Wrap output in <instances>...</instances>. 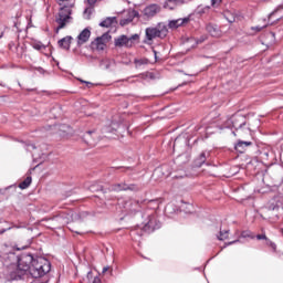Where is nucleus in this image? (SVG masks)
Segmentation results:
<instances>
[{
    "label": "nucleus",
    "instance_id": "nucleus-1",
    "mask_svg": "<svg viewBox=\"0 0 283 283\" xmlns=\"http://www.w3.org/2000/svg\"><path fill=\"white\" fill-rule=\"evenodd\" d=\"M50 261L44 258H34L30 253H22L17 256V270L10 273V280H28V276L39 280L45 277L51 271Z\"/></svg>",
    "mask_w": 283,
    "mask_h": 283
},
{
    "label": "nucleus",
    "instance_id": "nucleus-2",
    "mask_svg": "<svg viewBox=\"0 0 283 283\" xmlns=\"http://www.w3.org/2000/svg\"><path fill=\"white\" fill-rule=\"evenodd\" d=\"M167 33V24L163 22L158 23L156 27H148L145 30L146 38L144 43H146V45H151V43H154V39H165Z\"/></svg>",
    "mask_w": 283,
    "mask_h": 283
},
{
    "label": "nucleus",
    "instance_id": "nucleus-3",
    "mask_svg": "<svg viewBox=\"0 0 283 283\" xmlns=\"http://www.w3.org/2000/svg\"><path fill=\"white\" fill-rule=\"evenodd\" d=\"M143 230L146 233H154L156 229H160V223L158 219H156V212H151L150 214H147V219L143 222Z\"/></svg>",
    "mask_w": 283,
    "mask_h": 283
},
{
    "label": "nucleus",
    "instance_id": "nucleus-4",
    "mask_svg": "<svg viewBox=\"0 0 283 283\" xmlns=\"http://www.w3.org/2000/svg\"><path fill=\"white\" fill-rule=\"evenodd\" d=\"M140 35L133 34L132 36L120 35L119 38L115 39L116 48H132L134 43L138 42Z\"/></svg>",
    "mask_w": 283,
    "mask_h": 283
},
{
    "label": "nucleus",
    "instance_id": "nucleus-5",
    "mask_svg": "<svg viewBox=\"0 0 283 283\" xmlns=\"http://www.w3.org/2000/svg\"><path fill=\"white\" fill-rule=\"evenodd\" d=\"M78 213H74L72 211L62 212L59 216L53 218L54 222H57L60 227H65V224H70V222L74 220H78Z\"/></svg>",
    "mask_w": 283,
    "mask_h": 283
},
{
    "label": "nucleus",
    "instance_id": "nucleus-6",
    "mask_svg": "<svg viewBox=\"0 0 283 283\" xmlns=\"http://www.w3.org/2000/svg\"><path fill=\"white\" fill-rule=\"evenodd\" d=\"M112 40V35L109 33H104L102 36L95 39L92 45H95L96 50L103 51L107 48V42Z\"/></svg>",
    "mask_w": 283,
    "mask_h": 283
},
{
    "label": "nucleus",
    "instance_id": "nucleus-7",
    "mask_svg": "<svg viewBox=\"0 0 283 283\" xmlns=\"http://www.w3.org/2000/svg\"><path fill=\"white\" fill-rule=\"evenodd\" d=\"M228 127H234V129H241V127H244L247 125V122L244 118L240 115L232 116L228 122Z\"/></svg>",
    "mask_w": 283,
    "mask_h": 283
},
{
    "label": "nucleus",
    "instance_id": "nucleus-8",
    "mask_svg": "<svg viewBox=\"0 0 283 283\" xmlns=\"http://www.w3.org/2000/svg\"><path fill=\"white\" fill-rule=\"evenodd\" d=\"M111 191H138V187L134 184H115L111 187Z\"/></svg>",
    "mask_w": 283,
    "mask_h": 283
},
{
    "label": "nucleus",
    "instance_id": "nucleus-9",
    "mask_svg": "<svg viewBox=\"0 0 283 283\" xmlns=\"http://www.w3.org/2000/svg\"><path fill=\"white\" fill-rule=\"evenodd\" d=\"M144 17L146 19H154L160 12V6L158 4H149L144 9Z\"/></svg>",
    "mask_w": 283,
    "mask_h": 283
},
{
    "label": "nucleus",
    "instance_id": "nucleus-10",
    "mask_svg": "<svg viewBox=\"0 0 283 283\" xmlns=\"http://www.w3.org/2000/svg\"><path fill=\"white\" fill-rule=\"evenodd\" d=\"M90 36H92V31H90L87 28L84 29L77 35V45H84V43H87V41H90Z\"/></svg>",
    "mask_w": 283,
    "mask_h": 283
},
{
    "label": "nucleus",
    "instance_id": "nucleus-11",
    "mask_svg": "<svg viewBox=\"0 0 283 283\" xmlns=\"http://www.w3.org/2000/svg\"><path fill=\"white\" fill-rule=\"evenodd\" d=\"M251 145H253L251 142L238 140V143L234 145V149L239 154H244L247 147H251Z\"/></svg>",
    "mask_w": 283,
    "mask_h": 283
},
{
    "label": "nucleus",
    "instance_id": "nucleus-12",
    "mask_svg": "<svg viewBox=\"0 0 283 283\" xmlns=\"http://www.w3.org/2000/svg\"><path fill=\"white\" fill-rule=\"evenodd\" d=\"M189 21V18H179L177 20H171L169 23H168V27L171 29V30H176L178 28H180V25H185V23H187Z\"/></svg>",
    "mask_w": 283,
    "mask_h": 283
},
{
    "label": "nucleus",
    "instance_id": "nucleus-13",
    "mask_svg": "<svg viewBox=\"0 0 283 283\" xmlns=\"http://www.w3.org/2000/svg\"><path fill=\"white\" fill-rule=\"evenodd\" d=\"M206 30L216 39L222 36V31H220V28H218V25H216V24H208L206 27Z\"/></svg>",
    "mask_w": 283,
    "mask_h": 283
},
{
    "label": "nucleus",
    "instance_id": "nucleus-14",
    "mask_svg": "<svg viewBox=\"0 0 283 283\" xmlns=\"http://www.w3.org/2000/svg\"><path fill=\"white\" fill-rule=\"evenodd\" d=\"M102 70H114L116 67V61L112 59H104L99 63Z\"/></svg>",
    "mask_w": 283,
    "mask_h": 283
},
{
    "label": "nucleus",
    "instance_id": "nucleus-15",
    "mask_svg": "<svg viewBox=\"0 0 283 283\" xmlns=\"http://www.w3.org/2000/svg\"><path fill=\"white\" fill-rule=\"evenodd\" d=\"M283 208L282 201H280V197H275L274 199L270 200L268 203V209L270 211H275L276 209Z\"/></svg>",
    "mask_w": 283,
    "mask_h": 283
},
{
    "label": "nucleus",
    "instance_id": "nucleus-16",
    "mask_svg": "<svg viewBox=\"0 0 283 283\" xmlns=\"http://www.w3.org/2000/svg\"><path fill=\"white\" fill-rule=\"evenodd\" d=\"M177 6H182V0H166L164 8L167 10H175Z\"/></svg>",
    "mask_w": 283,
    "mask_h": 283
},
{
    "label": "nucleus",
    "instance_id": "nucleus-17",
    "mask_svg": "<svg viewBox=\"0 0 283 283\" xmlns=\"http://www.w3.org/2000/svg\"><path fill=\"white\" fill-rule=\"evenodd\" d=\"M140 203H125L124 209L126 213H136V211H140Z\"/></svg>",
    "mask_w": 283,
    "mask_h": 283
},
{
    "label": "nucleus",
    "instance_id": "nucleus-18",
    "mask_svg": "<svg viewBox=\"0 0 283 283\" xmlns=\"http://www.w3.org/2000/svg\"><path fill=\"white\" fill-rule=\"evenodd\" d=\"M92 134H94V136H96V133L94 130L86 132L84 134V140H85L86 145L94 147V145H96V142L94 140V138H92Z\"/></svg>",
    "mask_w": 283,
    "mask_h": 283
},
{
    "label": "nucleus",
    "instance_id": "nucleus-19",
    "mask_svg": "<svg viewBox=\"0 0 283 283\" xmlns=\"http://www.w3.org/2000/svg\"><path fill=\"white\" fill-rule=\"evenodd\" d=\"M57 43L62 48V50H70V45L72 44V36L67 35L59 40Z\"/></svg>",
    "mask_w": 283,
    "mask_h": 283
},
{
    "label": "nucleus",
    "instance_id": "nucleus-20",
    "mask_svg": "<svg viewBox=\"0 0 283 283\" xmlns=\"http://www.w3.org/2000/svg\"><path fill=\"white\" fill-rule=\"evenodd\" d=\"M116 23V17H108L104 19L102 22H99L101 28H112Z\"/></svg>",
    "mask_w": 283,
    "mask_h": 283
},
{
    "label": "nucleus",
    "instance_id": "nucleus-21",
    "mask_svg": "<svg viewBox=\"0 0 283 283\" xmlns=\"http://www.w3.org/2000/svg\"><path fill=\"white\" fill-rule=\"evenodd\" d=\"M207 163V153H201L200 156L196 159V167H202Z\"/></svg>",
    "mask_w": 283,
    "mask_h": 283
},
{
    "label": "nucleus",
    "instance_id": "nucleus-22",
    "mask_svg": "<svg viewBox=\"0 0 283 283\" xmlns=\"http://www.w3.org/2000/svg\"><path fill=\"white\" fill-rule=\"evenodd\" d=\"M32 185V177H27L22 182L19 184L20 189H28Z\"/></svg>",
    "mask_w": 283,
    "mask_h": 283
},
{
    "label": "nucleus",
    "instance_id": "nucleus-23",
    "mask_svg": "<svg viewBox=\"0 0 283 283\" xmlns=\"http://www.w3.org/2000/svg\"><path fill=\"white\" fill-rule=\"evenodd\" d=\"M180 209L185 211V213H192L193 212V205L185 202Z\"/></svg>",
    "mask_w": 283,
    "mask_h": 283
},
{
    "label": "nucleus",
    "instance_id": "nucleus-24",
    "mask_svg": "<svg viewBox=\"0 0 283 283\" xmlns=\"http://www.w3.org/2000/svg\"><path fill=\"white\" fill-rule=\"evenodd\" d=\"M32 48H33V50H38V51L45 50L44 44H42L39 41L32 42Z\"/></svg>",
    "mask_w": 283,
    "mask_h": 283
},
{
    "label": "nucleus",
    "instance_id": "nucleus-25",
    "mask_svg": "<svg viewBox=\"0 0 283 283\" xmlns=\"http://www.w3.org/2000/svg\"><path fill=\"white\" fill-rule=\"evenodd\" d=\"M218 240H228L229 239V230L220 231L219 235L217 237Z\"/></svg>",
    "mask_w": 283,
    "mask_h": 283
},
{
    "label": "nucleus",
    "instance_id": "nucleus-26",
    "mask_svg": "<svg viewBox=\"0 0 283 283\" xmlns=\"http://www.w3.org/2000/svg\"><path fill=\"white\" fill-rule=\"evenodd\" d=\"M266 247H270V249H272V251L275 253V251H277V244H275V242L271 241V239H266L265 241Z\"/></svg>",
    "mask_w": 283,
    "mask_h": 283
},
{
    "label": "nucleus",
    "instance_id": "nucleus-27",
    "mask_svg": "<svg viewBox=\"0 0 283 283\" xmlns=\"http://www.w3.org/2000/svg\"><path fill=\"white\" fill-rule=\"evenodd\" d=\"M92 12H94V8L90 7L84 10V19H90L92 17Z\"/></svg>",
    "mask_w": 283,
    "mask_h": 283
},
{
    "label": "nucleus",
    "instance_id": "nucleus-28",
    "mask_svg": "<svg viewBox=\"0 0 283 283\" xmlns=\"http://www.w3.org/2000/svg\"><path fill=\"white\" fill-rule=\"evenodd\" d=\"M148 61L146 59L135 60L136 67H140V65H147Z\"/></svg>",
    "mask_w": 283,
    "mask_h": 283
},
{
    "label": "nucleus",
    "instance_id": "nucleus-29",
    "mask_svg": "<svg viewBox=\"0 0 283 283\" xmlns=\"http://www.w3.org/2000/svg\"><path fill=\"white\" fill-rule=\"evenodd\" d=\"M198 14H205V12H209V7H198Z\"/></svg>",
    "mask_w": 283,
    "mask_h": 283
},
{
    "label": "nucleus",
    "instance_id": "nucleus-30",
    "mask_svg": "<svg viewBox=\"0 0 283 283\" xmlns=\"http://www.w3.org/2000/svg\"><path fill=\"white\" fill-rule=\"evenodd\" d=\"M80 83H83L84 85H86L87 90H90L91 87H94V84L92 82H87L85 80L78 78Z\"/></svg>",
    "mask_w": 283,
    "mask_h": 283
},
{
    "label": "nucleus",
    "instance_id": "nucleus-31",
    "mask_svg": "<svg viewBox=\"0 0 283 283\" xmlns=\"http://www.w3.org/2000/svg\"><path fill=\"white\" fill-rule=\"evenodd\" d=\"M264 28H266V24L263 27H260V25L252 27L251 30H254V32H262V30H264Z\"/></svg>",
    "mask_w": 283,
    "mask_h": 283
},
{
    "label": "nucleus",
    "instance_id": "nucleus-32",
    "mask_svg": "<svg viewBox=\"0 0 283 283\" xmlns=\"http://www.w3.org/2000/svg\"><path fill=\"white\" fill-rule=\"evenodd\" d=\"M222 3V0H211L212 8H218Z\"/></svg>",
    "mask_w": 283,
    "mask_h": 283
},
{
    "label": "nucleus",
    "instance_id": "nucleus-33",
    "mask_svg": "<svg viewBox=\"0 0 283 283\" xmlns=\"http://www.w3.org/2000/svg\"><path fill=\"white\" fill-rule=\"evenodd\" d=\"M280 9L282 10V7H279L276 10H274L272 13H270L269 19H273L277 12H280Z\"/></svg>",
    "mask_w": 283,
    "mask_h": 283
},
{
    "label": "nucleus",
    "instance_id": "nucleus-34",
    "mask_svg": "<svg viewBox=\"0 0 283 283\" xmlns=\"http://www.w3.org/2000/svg\"><path fill=\"white\" fill-rule=\"evenodd\" d=\"M32 149H36V146L34 144H28L27 151H32Z\"/></svg>",
    "mask_w": 283,
    "mask_h": 283
},
{
    "label": "nucleus",
    "instance_id": "nucleus-35",
    "mask_svg": "<svg viewBox=\"0 0 283 283\" xmlns=\"http://www.w3.org/2000/svg\"><path fill=\"white\" fill-rule=\"evenodd\" d=\"M90 189H91V191H102L103 186H99L98 188H96L95 186H91Z\"/></svg>",
    "mask_w": 283,
    "mask_h": 283
},
{
    "label": "nucleus",
    "instance_id": "nucleus-36",
    "mask_svg": "<svg viewBox=\"0 0 283 283\" xmlns=\"http://www.w3.org/2000/svg\"><path fill=\"white\" fill-rule=\"evenodd\" d=\"M256 240H265V242H266V240H269V238H266V234H258Z\"/></svg>",
    "mask_w": 283,
    "mask_h": 283
},
{
    "label": "nucleus",
    "instance_id": "nucleus-37",
    "mask_svg": "<svg viewBox=\"0 0 283 283\" xmlns=\"http://www.w3.org/2000/svg\"><path fill=\"white\" fill-rule=\"evenodd\" d=\"M127 23H132V19H124L120 21V25H127Z\"/></svg>",
    "mask_w": 283,
    "mask_h": 283
},
{
    "label": "nucleus",
    "instance_id": "nucleus-38",
    "mask_svg": "<svg viewBox=\"0 0 283 283\" xmlns=\"http://www.w3.org/2000/svg\"><path fill=\"white\" fill-rule=\"evenodd\" d=\"M172 207H174V205L168 203V205L166 206V213H171Z\"/></svg>",
    "mask_w": 283,
    "mask_h": 283
},
{
    "label": "nucleus",
    "instance_id": "nucleus-39",
    "mask_svg": "<svg viewBox=\"0 0 283 283\" xmlns=\"http://www.w3.org/2000/svg\"><path fill=\"white\" fill-rule=\"evenodd\" d=\"M205 41H207V36H201L199 40H197V44L198 43H205Z\"/></svg>",
    "mask_w": 283,
    "mask_h": 283
},
{
    "label": "nucleus",
    "instance_id": "nucleus-40",
    "mask_svg": "<svg viewBox=\"0 0 283 283\" xmlns=\"http://www.w3.org/2000/svg\"><path fill=\"white\" fill-rule=\"evenodd\" d=\"M149 209H158L159 205L158 203H150L148 205Z\"/></svg>",
    "mask_w": 283,
    "mask_h": 283
},
{
    "label": "nucleus",
    "instance_id": "nucleus-41",
    "mask_svg": "<svg viewBox=\"0 0 283 283\" xmlns=\"http://www.w3.org/2000/svg\"><path fill=\"white\" fill-rule=\"evenodd\" d=\"M92 283H101V279L98 276H95Z\"/></svg>",
    "mask_w": 283,
    "mask_h": 283
},
{
    "label": "nucleus",
    "instance_id": "nucleus-42",
    "mask_svg": "<svg viewBox=\"0 0 283 283\" xmlns=\"http://www.w3.org/2000/svg\"><path fill=\"white\" fill-rule=\"evenodd\" d=\"M238 242H240V240L231 241V242H229L227 245H228V247H231V244H235V243H238Z\"/></svg>",
    "mask_w": 283,
    "mask_h": 283
},
{
    "label": "nucleus",
    "instance_id": "nucleus-43",
    "mask_svg": "<svg viewBox=\"0 0 283 283\" xmlns=\"http://www.w3.org/2000/svg\"><path fill=\"white\" fill-rule=\"evenodd\" d=\"M88 1V6H94V3H96L97 0H87Z\"/></svg>",
    "mask_w": 283,
    "mask_h": 283
},
{
    "label": "nucleus",
    "instance_id": "nucleus-44",
    "mask_svg": "<svg viewBox=\"0 0 283 283\" xmlns=\"http://www.w3.org/2000/svg\"><path fill=\"white\" fill-rule=\"evenodd\" d=\"M107 271H109V266L103 268L102 273H107Z\"/></svg>",
    "mask_w": 283,
    "mask_h": 283
},
{
    "label": "nucleus",
    "instance_id": "nucleus-45",
    "mask_svg": "<svg viewBox=\"0 0 283 283\" xmlns=\"http://www.w3.org/2000/svg\"><path fill=\"white\" fill-rule=\"evenodd\" d=\"M242 237H243V238H249V233L242 232Z\"/></svg>",
    "mask_w": 283,
    "mask_h": 283
},
{
    "label": "nucleus",
    "instance_id": "nucleus-46",
    "mask_svg": "<svg viewBox=\"0 0 283 283\" xmlns=\"http://www.w3.org/2000/svg\"><path fill=\"white\" fill-rule=\"evenodd\" d=\"M182 1V3H189V1H191V0H181Z\"/></svg>",
    "mask_w": 283,
    "mask_h": 283
},
{
    "label": "nucleus",
    "instance_id": "nucleus-47",
    "mask_svg": "<svg viewBox=\"0 0 283 283\" xmlns=\"http://www.w3.org/2000/svg\"><path fill=\"white\" fill-rule=\"evenodd\" d=\"M160 171V168L155 169L154 174H158Z\"/></svg>",
    "mask_w": 283,
    "mask_h": 283
},
{
    "label": "nucleus",
    "instance_id": "nucleus-48",
    "mask_svg": "<svg viewBox=\"0 0 283 283\" xmlns=\"http://www.w3.org/2000/svg\"><path fill=\"white\" fill-rule=\"evenodd\" d=\"M90 275H92V272H88V273H87V277H90Z\"/></svg>",
    "mask_w": 283,
    "mask_h": 283
},
{
    "label": "nucleus",
    "instance_id": "nucleus-49",
    "mask_svg": "<svg viewBox=\"0 0 283 283\" xmlns=\"http://www.w3.org/2000/svg\"><path fill=\"white\" fill-rule=\"evenodd\" d=\"M3 36V33H0V39Z\"/></svg>",
    "mask_w": 283,
    "mask_h": 283
},
{
    "label": "nucleus",
    "instance_id": "nucleus-50",
    "mask_svg": "<svg viewBox=\"0 0 283 283\" xmlns=\"http://www.w3.org/2000/svg\"><path fill=\"white\" fill-rule=\"evenodd\" d=\"M233 136H235V132H232Z\"/></svg>",
    "mask_w": 283,
    "mask_h": 283
},
{
    "label": "nucleus",
    "instance_id": "nucleus-51",
    "mask_svg": "<svg viewBox=\"0 0 283 283\" xmlns=\"http://www.w3.org/2000/svg\"><path fill=\"white\" fill-rule=\"evenodd\" d=\"M276 21H280V18H276Z\"/></svg>",
    "mask_w": 283,
    "mask_h": 283
},
{
    "label": "nucleus",
    "instance_id": "nucleus-52",
    "mask_svg": "<svg viewBox=\"0 0 283 283\" xmlns=\"http://www.w3.org/2000/svg\"><path fill=\"white\" fill-rule=\"evenodd\" d=\"M41 70H43V69L40 67V69H39V72H41Z\"/></svg>",
    "mask_w": 283,
    "mask_h": 283
}]
</instances>
